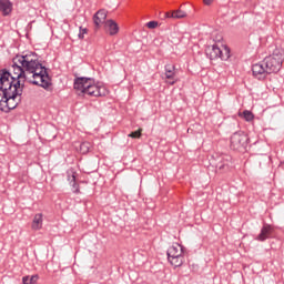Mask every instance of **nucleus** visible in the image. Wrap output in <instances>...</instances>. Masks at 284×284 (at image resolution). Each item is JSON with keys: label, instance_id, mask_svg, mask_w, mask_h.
<instances>
[{"label": "nucleus", "instance_id": "obj_21", "mask_svg": "<svg viewBox=\"0 0 284 284\" xmlns=\"http://www.w3.org/2000/svg\"><path fill=\"white\" fill-rule=\"evenodd\" d=\"M243 118L245 119V121H254V113H252L251 111L245 110L243 112Z\"/></svg>", "mask_w": 284, "mask_h": 284}, {"label": "nucleus", "instance_id": "obj_8", "mask_svg": "<svg viewBox=\"0 0 284 284\" xmlns=\"http://www.w3.org/2000/svg\"><path fill=\"white\" fill-rule=\"evenodd\" d=\"M272 236H274V226L264 224L260 234L255 237V241L264 242L267 241V239H272Z\"/></svg>", "mask_w": 284, "mask_h": 284}, {"label": "nucleus", "instance_id": "obj_19", "mask_svg": "<svg viewBox=\"0 0 284 284\" xmlns=\"http://www.w3.org/2000/svg\"><path fill=\"white\" fill-rule=\"evenodd\" d=\"M143 129H139L138 131H133L129 134L130 139H141Z\"/></svg>", "mask_w": 284, "mask_h": 284}, {"label": "nucleus", "instance_id": "obj_17", "mask_svg": "<svg viewBox=\"0 0 284 284\" xmlns=\"http://www.w3.org/2000/svg\"><path fill=\"white\" fill-rule=\"evenodd\" d=\"M37 281H39V275H32L22 277L23 284H37Z\"/></svg>", "mask_w": 284, "mask_h": 284}, {"label": "nucleus", "instance_id": "obj_6", "mask_svg": "<svg viewBox=\"0 0 284 284\" xmlns=\"http://www.w3.org/2000/svg\"><path fill=\"white\" fill-rule=\"evenodd\" d=\"M206 55L210 57L211 61L214 59H221L222 61H227L230 59V48L223 47V50L219 44H213L206 48Z\"/></svg>", "mask_w": 284, "mask_h": 284}, {"label": "nucleus", "instance_id": "obj_18", "mask_svg": "<svg viewBox=\"0 0 284 284\" xmlns=\"http://www.w3.org/2000/svg\"><path fill=\"white\" fill-rule=\"evenodd\" d=\"M90 150H92V144L90 142H82L80 144V152L82 154H88V152H90Z\"/></svg>", "mask_w": 284, "mask_h": 284}, {"label": "nucleus", "instance_id": "obj_4", "mask_svg": "<svg viewBox=\"0 0 284 284\" xmlns=\"http://www.w3.org/2000/svg\"><path fill=\"white\" fill-rule=\"evenodd\" d=\"M73 88L81 94H88V97H105L108 94L105 87L94 82L92 78L75 77Z\"/></svg>", "mask_w": 284, "mask_h": 284}, {"label": "nucleus", "instance_id": "obj_11", "mask_svg": "<svg viewBox=\"0 0 284 284\" xmlns=\"http://www.w3.org/2000/svg\"><path fill=\"white\" fill-rule=\"evenodd\" d=\"M68 181L70 182V185L73 187V194H81V187L79 184H77V172L74 171H68Z\"/></svg>", "mask_w": 284, "mask_h": 284}, {"label": "nucleus", "instance_id": "obj_15", "mask_svg": "<svg viewBox=\"0 0 284 284\" xmlns=\"http://www.w3.org/2000/svg\"><path fill=\"white\" fill-rule=\"evenodd\" d=\"M42 225H43V214L38 213L33 217L31 227L32 230H41Z\"/></svg>", "mask_w": 284, "mask_h": 284}, {"label": "nucleus", "instance_id": "obj_5", "mask_svg": "<svg viewBox=\"0 0 284 284\" xmlns=\"http://www.w3.org/2000/svg\"><path fill=\"white\" fill-rule=\"evenodd\" d=\"M250 138L243 131H237L231 135V150H236L237 152H243L247 148V142Z\"/></svg>", "mask_w": 284, "mask_h": 284}, {"label": "nucleus", "instance_id": "obj_9", "mask_svg": "<svg viewBox=\"0 0 284 284\" xmlns=\"http://www.w3.org/2000/svg\"><path fill=\"white\" fill-rule=\"evenodd\" d=\"M105 19H108V11L104 9H100L98 12L93 16V23L95 30H99L101 28L102 23H105Z\"/></svg>", "mask_w": 284, "mask_h": 284}, {"label": "nucleus", "instance_id": "obj_23", "mask_svg": "<svg viewBox=\"0 0 284 284\" xmlns=\"http://www.w3.org/2000/svg\"><path fill=\"white\" fill-rule=\"evenodd\" d=\"M85 34H88V29L83 28V27H80V32H79V36H78L79 39H84Z\"/></svg>", "mask_w": 284, "mask_h": 284}, {"label": "nucleus", "instance_id": "obj_14", "mask_svg": "<svg viewBox=\"0 0 284 284\" xmlns=\"http://www.w3.org/2000/svg\"><path fill=\"white\" fill-rule=\"evenodd\" d=\"M164 17L166 19H185L187 17V13H185V11L179 9V10H175L172 12L164 13Z\"/></svg>", "mask_w": 284, "mask_h": 284}, {"label": "nucleus", "instance_id": "obj_7", "mask_svg": "<svg viewBox=\"0 0 284 284\" xmlns=\"http://www.w3.org/2000/svg\"><path fill=\"white\" fill-rule=\"evenodd\" d=\"M162 79L166 80L168 85H175L179 83V80L176 79V65H164V77H162Z\"/></svg>", "mask_w": 284, "mask_h": 284}, {"label": "nucleus", "instance_id": "obj_10", "mask_svg": "<svg viewBox=\"0 0 284 284\" xmlns=\"http://www.w3.org/2000/svg\"><path fill=\"white\" fill-rule=\"evenodd\" d=\"M104 29L110 34V37H114V34H119V23L116 21L110 19L104 22Z\"/></svg>", "mask_w": 284, "mask_h": 284}, {"label": "nucleus", "instance_id": "obj_12", "mask_svg": "<svg viewBox=\"0 0 284 284\" xmlns=\"http://www.w3.org/2000/svg\"><path fill=\"white\" fill-rule=\"evenodd\" d=\"M166 254H168V260L183 256V246H181L179 244L173 245V246L169 247Z\"/></svg>", "mask_w": 284, "mask_h": 284}, {"label": "nucleus", "instance_id": "obj_16", "mask_svg": "<svg viewBox=\"0 0 284 284\" xmlns=\"http://www.w3.org/2000/svg\"><path fill=\"white\" fill-rule=\"evenodd\" d=\"M168 261L169 263H171V265H173V267H181V265H183V263L185 262V257L183 255H180L178 257H171Z\"/></svg>", "mask_w": 284, "mask_h": 284}, {"label": "nucleus", "instance_id": "obj_22", "mask_svg": "<svg viewBox=\"0 0 284 284\" xmlns=\"http://www.w3.org/2000/svg\"><path fill=\"white\" fill-rule=\"evenodd\" d=\"M146 28H149V30H154L155 28H159V22L158 21H150L146 23Z\"/></svg>", "mask_w": 284, "mask_h": 284}, {"label": "nucleus", "instance_id": "obj_1", "mask_svg": "<svg viewBox=\"0 0 284 284\" xmlns=\"http://www.w3.org/2000/svg\"><path fill=\"white\" fill-rule=\"evenodd\" d=\"M12 70L13 74L6 69L0 70V77L7 73L13 83L19 81L20 85L21 80H23L33 85H40L44 90L52 88V78H50L48 69L39 60V54L34 52H28L27 54L13 58Z\"/></svg>", "mask_w": 284, "mask_h": 284}, {"label": "nucleus", "instance_id": "obj_3", "mask_svg": "<svg viewBox=\"0 0 284 284\" xmlns=\"http://www.w3.org/2000/svg\"><path fill=\"white\" fill-rule=\"evenodd\" d=\"M284 61V50L276 48L273 53L266 57L262 62L252 65L253 77L263 81L267 79V74H276L281 72Z\"/></svg>", "mask_w": 284, "mask_h": 284}, {"label": "nucleus", "instance_id": "obj_24", "mask_svg": "<svg viewBox=\"0 0 284 284\" xmlns=\"http://www.w3.org/2000/svg\"><path fill=\"white\" fill-rule=\"evenodd\" d=\"M204 6H212V0H203Z\"/></svg>", "mask_w": 284, "mask_h": 284}, {"label": "nucleus", "instance_id": "obj_13", "mask_svg": "<svg viewBox=\"0 0 284 284\" xmlns=\"http://www.w3.org/2000/svg\"><path fill=\"white\" fill-rule=\"evenodd\" d=\"M0 12H2L3 17H8V14L12 12V3L10 0H0Z\"/></svg>", "mask_w": 284, "mask_h": 284}, {"label": "nucleus", "instance_id": "obj_2", "mask_svg": "<svg viewBox=\"0 0 284 284\" xmlns=\"http://www.w3.org/2000/svg\"><path fill=\"white\" fill-rule=\"evenodd\" d=\"M23 94V84L20 81H12L9 73H2L0 77V110L10 112L19 105L18 97Z\"/></svg>", "mask_w": 284, "mask_h": 284}, {"label": "nucleus", "instance_id": "obj_20", "mask_svg": "<svg viewBox=\"0 0 284 284\" xmlns=\"http://www.w3.org/2000/svg\"><path fill=\"white\" fill-rule=\"evenodd\" d=\"M217 169L222 172H227L230 170V162L219 163Z\"/></svg>", "mask_w": 284, "mask_h": 284}]
</instances>
